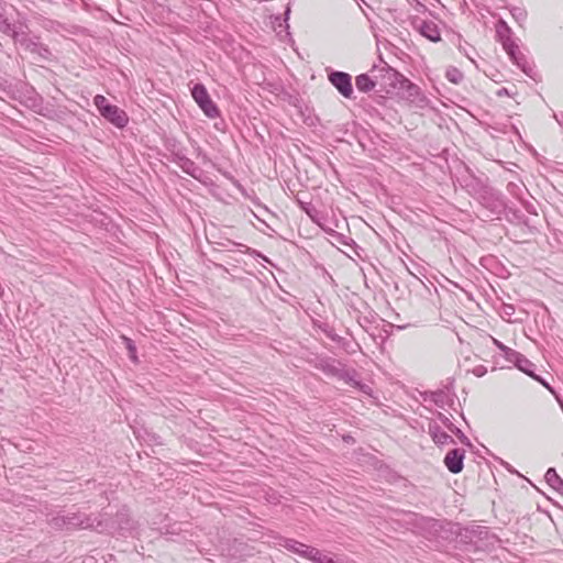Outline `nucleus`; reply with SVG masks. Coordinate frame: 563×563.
<instances>
[{
	"label": "nucleus",
	"instance_id": "412c9836",
	"mask_svg": "<svg viewBox=\"0 0 563 563\" xmlns=\"http://www.w3.org/2000/svg\"><path fill=\"white\" fill-rule=\"evenodd\" d=\"M445 77L452 84H460L463 79V74L457 68L450 67L445 73Z\"/></svg>",
	"mask_w": 563,
	"mask_h": 563
},
{
	"label": "nucleus",
	"instance_id": "dca6fc26",
	"mask_svg": "<svg viewBox=\"0 0 563 563\" xmlns=\"http://www.w3.org/2000/svg\"><path fill=\"white\" fill-rule=\"evenodd\" d=\"M389 486L399 488V493L404 494V495H406L407 493H409L412 489L411 485L409 484V482L406 478H404L397 474H391L390 472H389Z\"/></svg>",
	"mask_w": 563,
	"mask_h": 563
},
{
	"label": "nucleus",
	"instance_id": "f3484780",
	"mask_svg": "<svg viewBox=\"0 0 563 563\" xmlns=\"http://www.w3.org/2000/svg\"><path fill=\"white\" fill-rule=\"evenodd\" d=\"M547 483L563 495V479L558 475L555 468L550 467L544 476Z\"/></svg>",
	"mask_w": 563,
	"mask_h": 563
},
{
	"label": "nucleus",
	"instance_id": "9d476101",
	"mask_svg": "<svg viewBox=\"0 0 563 563\" xmlns=\"http://www.w3.org/2000/svg\"><path fill=\"white\" fill-rule=\"evenodd\" d=\"M413 25L415 29L429 41L437 43L441 40L440 30L433 21L418 20Z\"/></svg>",
	"mask_w": 563,
	"mask_h": 563
},
{
	"label": "nucleus",
	"instance_id": "ddd939ff",
	"mask_svg": "<svg viewBox=\"0 0 563 563\" xmlns=\"http://www.w3.org/2000/svg\"><path fill=\"white\" fill-rule=\"evenodd\" d=\"M515 366L521 372L532 377L533 379L540 382L543 386L549 388V385L534 373V364L531 361H529L525 355L520 354L518 362L515 364Z\"/></svg>",
	"mask_w": 563,
	"mask_h": 563
},
{
	"label": "nucleus",
	"instance_id": "a878e982",
	"mask_svg": "<svg viewBox=\"0 0 563 563\" xmlns=\"http://www.w3.org/2000/svg\"><path fill=\"white\" fill-rule=\"evenodd\" d=\"M503 354L507 362L512 363L515 365L518 362V358L521 353L510 347H507Z\"/></svg>",
	"mask_w": 563,
	"mask_h": 563
},
{
	"label": "nucleus",
	"instance_id": "a211bd4d",
	"mask_svg": "<svg viewBox=\"0 0 563 563\" xmlns=\"http://www.w3.org/2000/svg\"><path fill=\"white\" fill-rule=\"evenodd\" d=\"M184 173L191 176L195 179H200L202 169L198 167L194 161L186 157V159L179 166Z\"/></svg>",
	"mask_w": 563,
	"mask_h": 563
},
{
	"label": "nucleus",
	"instance_id": "5701e85b",
	"mask_svg": "<svg viewBox=\"0 0 563 563\" xmlns=\"http://www.w3.org/2000/svg\"><path fill=\"white\" fill-rule=\"evenodd\" d=\"M93 103L95 106L97 107V109L99 110L100 114L103 113V111L106 110V108H108L109 106H111V103H109V101L107 100V98L102 95H97L93 99Z\"/></svg>",
	"mask_w": 563,
	"mask_h": 563
},
{
	"label": "nucleus",
	"instance_id": "0eeeda50",
	"mask_svg": "<svg viewBox=\"0 0 563 563\" xmlns=\"http://www.w3.org/2000/svg\"><path fill=\"white\" fill-rule=\"evenodd\" d=\"M384 68L373 66L369 74H361L355 78L356 88L362 92L371 91L377 84L379 78H384Z\"/></svg>",
	"mask_w": 563,
	"mask_h": 563
},
{
	"label": "nucleus",
	"instance_id": "72a5a7b5",
	"mask_svg": "<svg viewBox=\"0 0 563 563\" xmlns=\"http://www.w3.org/2000/svg\"><path fill=\"white\" fill-rule=\"evenodd\" d=\"M514 18L517 20V21H525L526 20V16H527V13L521 10L520 8H516L511 11Z\"/></svg>",
	"mask_w": 563,
	"mask_h": 563
},
{
	"label": "nucleus",
	"instance_id": "e433bc0d",
	"mask_svg": "<svg viewBox=\"0 0 563 563\" xmlns=\"http://www.w3.org/2000/svg\"><path fill=\"white\" fill-rule=\"evenodd\" d=\"M473 373L477 376V377H481L483 375L486 374V368L484 366H477L474 368Z\"/></svg>",
	"mask_w": 563,
	"mask_h": 563
},
{
	"label": "nucleus",
	"instance_id": "aec40b11",
	"mask_svg": "<svg viewBox=\"0 0 563 563\" xmlns=\"http://www.w3.org/2000/svg\"><path fill=\"white\" fill-rule=\"evenodd\" d=\"M309 560H312L316 563H335L331 558H328L327 555H323L318 549L312 548V550H309Z\"/></svg>",
	"mask_w": 563,
	"mask_h": 563
},
{
	"label": "nucleus",
	"instance_id": "49530a36",
	"mask_svg": "<svg viewBox=\"0 0 563 563\" xmlns=\"http://www.w3.org/2000/svg\"><path fill=\"white\" fill-rule=\"evenodd\" d=\"M335 563H338V562H335Z\"/></svg>",
	"mask_w": 563,
	"mask_h": 563
},
{
	"label": "nucleus",
	"instance_id": "58836bf2",
	"mask_svg": "<svg viewBox=\"0 0 563 563\" xmlns=\"http://www.w3.org/2000/svg\"><path fill=\"white\" fill-rule=\"evenodd\" d=\"M408 1H409L411 4H412V3H416V5H417V10H418V11H419L420 9H422V10H424V9H426V7H424L422 3H420L418 0H408Z\"/></svg>",
	"mask_w": 563,
	"mask_h": 563
},
{
	"label": "nucleus",
	"instance_id": "6ab92c4d",
	"mask_svg": "<svg viewBox=\"0 0 563 563\" xmlns=\"http://www.w3.org/2000/svg\"><path fill=\"white\" fill-rule=\"evenodd\" d=\"M466 532L470 534L471 542H476L474 538L484 540L489 534L487 528L482 526H472L471 528L466 529Z\"/></svg>",
	"mask_w": 563,
	"mask_h": 563
},
{
	"label": "nucleus",
	"instance_id": "f03ea898",
	"mask_svg": "<svg viewBox=\"0 0 563 563\" xmlns=\"http://www.w3.org/2000/svg\"><path fill=\"white\" fill-rule=\"evenodd\" d=\"M48 523L54 529H95L98 532L109 531V523L97 517H91L79 511H59L53 516Z\"/></svg>",
	"mask_w": 563,
	"mask_h": 563
},
{
	"label": "nucleus",
	"instance_id": "9b49d317",
	"mask_svg": "<svg viewBox=\"0 0 563 563\" xmlns=\"http://www.w3.org/2000/svg\"><path fill=\"white\" fill-rule=\"evenodd\" d=\"M101 115L119 129L124 128L129 122L125 111L114 104L106 108Z\"/></svg>",
	"mask_w": 563,
	"mask_h": 563
},
{
	"label": "nucleus",
	"instance_id": "393cba45",
	"mask_svg": "<svg viewBox=\"0 0 563 563\" xmlns=\"http://www.w3.org/2000/svg\"><path fill=\"white\" fill-rule=\"evenodd\" d=\"M354 372V369L346 368L344 365H342L336 378L347 384L350 383V379L353 376Z\"/></svg>",
	"mask_w": 563,
	"mask_h": 563
},
{
	"label": "nucleus",
	"instance_id": "c85d7f7f",
	"mask_svg": "<svg viewBox=\"0 0 563 563\" xmlns=\"http://www.w3.org/2000/svg\"><path fill=\"white\" fill-rule=\"evenodd\" d=\"M0 31L3 33L11 34L12 37H13V32H15L13 30L12 25L9 23V21L5 18H3L1 14H0Z\"/></svg>",
	"mask_w": 563,
	"mask_h": 563
},
{
	"label": "nucleus",
	"instance_id": "bb28decb",
	"mask_svg": "<svg viewBox=\"0 0 563 563\" xmlns=\"http://www.w3.org/2000/svg\"><path fill=\"white\" fill-rule=\"evenodd\" d=\"M510 29L504 21H499L497 26V35L500 37L501 42L509 37Z\"/></svg>",
	"mask_w": 563,
	"mask_h": 563
},
{
	"label": "nucleus",
	"instance_id": "f257e3e1",
	"mask_svg": "<svg viewBox=\"0 0 563 563\" xmlns=\"http://www.w3.org/2000/svg\"><path fill=\"white\" fill-rule=\"evenodd\" d=\"M389 99L406 101L421 109L429 104L428 98L420 88L391 66H389Z\"/></svg>",
	"mask_w": 563,
	"mask_h": 563
},
{
	"label": "nucleus",
	"instance_id": "a18cd8bd",
	"mask_svg": "<svg viewBox=\"0 0 563 563\" xmlns=\"http://www.w3.org/2000/svg\"><path fill=\"white\" fill-rule=\"evenodd\" d=\"M233 244H234V245H239V246H243V245H242V243H239V244H236V243H233Z\"/></svg>",
	"mask_w": 563,
	"mask_h": 563
},
{
	"label": "nucleus",
	"instance_id": "2eb2a0df",
	"mask_svg": "<svg viewBox=\"0 0 563 563\" xmlns=\"http://www.w3.org/2000/svg\"><path fill=\"white\" fill-rule=\"evenodd\" d=\"M342 365L343 364L341 362L335 360L321 358L317 365V368H319L327 375L336 377Z\"/></svg>",
	"mask_w": 563,
	"mask_h": 563
},
{
	"label": "nucleus",
	"instance_id": "1a4fd4ad",
	"mask_svg": "<svg viewBox=\"0 0 563 563\" xmlns=\"http://www.w3.org/2000/svg\"><path fill=\"white\" fill-rule=\"evenodd\" d=\"M464 459L465 451L463 449H452L446 453L443 463L452 474H459L463 471Z\"/></svg>",
	"mask_w": 563,
	"mask_h": 563
},
{
	"label": "nucleus",
	"instance_id": "37998d69",
	"mask_svg": "<svg viewBox=\"0 0 563 563\" xmlns=\"http://www.w3.org/2000/svg\"><path fill=\"white\" fill-rule=\"evenodd\" d=\"M393 234H394L395 240H397V234H399V232L393 231Z\"/></svg>",
	"mask_w": 563,
	"mask_h": 563
},
{
	"label": "nucleus",
	"instance_id": "39448f33",
	"mask_svg": "<svg viewBox=\"0 0 563 563\" xmlns=\"http://www.w3.org/2000/svg\"><path fill=\"white\" fill-rule=\"evenodd\" d=\"M191 96L208 118L214 119L220 115L217 104L212 101L206 87L202 84H196L192 87Z\"/></svg>",
	"mask_w": 563,
	"mask_h": 563
},
{
	"label": "nucleus",
	"instance_id": "473e14b6",
	"mask_svg": "<svg viewBox=\"0 0 563 563\" xmlns=\"http://www.w3.org/2000/svg\"><path fill=\"white\" fill-rule=\"evenodd\" d=\"M438 418L439 420L443 423V426L449 430V431H452L453 428L455 427L452 421L450 420L449 417H446L445 415L439 412L438 413Z\"/></svg>",
	"mask_w": 563,
	"mask_h": 563
},
{
	"label": "nucleus",
	"instance_id": "4468645a",
	"mask_svg": "<svg viewBox=\"0 0 563 563\" xmlns=\"http://www.w3.org/2000/svg\"><path fill=\"white\" fill-rule=\"evenodd\" d=\"M280 545L285 547L287 550L299 554L302 558L309 556V550H312L313 547L307 545L294 539H283Z\"/></svg>",
	"mask_w": 563,
	"mask_h": 563
},
{
	"label": "nucleus",
	"instance_id": "c03bdc74",
	"mask_svg": "<svg viewBox=\"0 0 563 563\" xmlns=\"http://www.w3.org/2000/svg\"><path fill=\"white\" fill-rule=\"evenodd\" d=\"M289 12H290V9L287 8V10L285 11L286 16H288Z\"/></svg>",
	"mask_w": 563,
	"mask_h": 563
},
{
	"label": "nucleus",
	"instance_id": "c9c22d12",
	"mask_svg": "<svg viewBox=\"0 0 563 563\" xmlns=\"http://www.w3.org/2000/svg\"><path fill=\"white\" fill-rule=\"evenodd\" d=\"M492 340H493L494 345H495L499 351H501L503 353H504V352H505V350L508 347V346H506L504 343H501L500 341H498V340H497V339H495V338H492Z\"/></svg>",
	"mask_w": 563,
	"mask_h": 563
},
{
	"label": "nucleus",
	"instance_id": "79ce46f5",
	"mask_svg": "<svg viewBox=\"0 0 563 563\" xmlns=\"http://www.w3.org/2000/svg\"><path fill=\"white\" fill-rule=\"evenodd\" d=\"M302 209H303V210H305L309 216H311V214H310V211H309V209H308V208H306V207H303V206H302Z\"/></svg>",
	"mask_w": 563,
	"mask_h": 563
},
{
	"label": "nucleus",
	"instance_id": "4c0bfd02",
	"mask_svg": "<svg viewBox=\"0 0 563 563\" xmlns=\"http://www.w3.org/2000/svg\"><path fill=\"white\" fill-rule=\"evenodd\" d=\"M504 207V203L501 200H499L498 198L495 199L494 203H493V209H498V208H503Z\"/></svg>",
	"mask_w": 563,
	"mask_h": 563
},
{
	"label": "nucleus",
	"instance_id": "a19ab883",
	"mask_svg": "<svg viewBox=\"0 0 563 563\" xmlns=\"http://www.w3.org/2000/svg\"><path fill=\"white\" fill-rule=\"evenodd\" d=\"M394 525H397V526L406 528V526L404 523L393 522L391 520H389V527H391L393 530H396V527H394Z\"/></svg>",
	"mask_w": 563,
	"mask_h": 563
},
{
	"label": "nucleus",
	"instance_id": "cd10ccee",
	"mask_svg": "<svg viewBox=\"0 0 563 563\" xmlns=\"http://www.w3.org/2000/svg\"><path fill=\"white\" fill-rule=\"evenodd\" d=\"M451 432L457 437L462 444L472 448L471 440L464 434V432L460 428L454 427Z\"/></svg>",
	"mask_w": 563,
	"mask_h": 563
},
{
	"label": "nucleus",
	"instance_id": "4be33fe9",
	"mask_svg": "<svg viewBox=\"0 0 563 563\" xmlns=\"http://www.w3.org/2000/svg\"><path fill=\"white\" fill-rule=\"evenodd\" d=\"M371 23H372L371 29H372L374 37L376 38L377 46L379 47L380 44L385 45V38L382 35L384 30L382 27H379V25L375 21L371 20Z\"/></svg>",
	"mask_w": 563,
	"mask_h": 563
},
{
	"label": "nucleus",
	"instance_id": "f704fd0d",
	"mask_svg": "<svg viewBox=\"0 0 563 563\" xmlns=\"http://www.w3.org/2000/svg\"><path fill=\"white\" fill-rule=\"evenodd\" d=\"M448 395L444 391H438L433 394V401L437 405L443 404Z\"/></svg>",
	"mask_w": 563,
	"mask_h": 563
},
{
	"label": "nucleus",
	"instance_id": "6e6552de",
	"mask_svg": "<svg viewBox=\"0 0 563 563\" xmlns=\"http://www.w3.org/2000/svg\"><path fill=\"white\" fill-rule=\"evenodd\" d=\"M329 81L338 89V91L345 98H351L353 95L352 78L344 71H332L329 75Z\"/></svg>",
	"mask_w": 563,
	"mask_h": 563
},
{
	"label": "nucleus",
	"instance_id": "c756f323",
	"mask_svg": "<svg viewBox=\"0 0 563 563\" xmlns=\"http://www.w3.org/2000/svg\"><path fill=\"white\" fill-rule=\"evenodd\" d=\"M123 340L125 342V346L129 350V354L132 361L136 362V347L133 343V341L129 338L123 336Z\"/></svg>",
	"mask_w": 563,
	"mask_h": 563
},
{
	"label": "nucleus",
	"instance_id": "7c9ffc66",
	"mask_svg": "<svg viewBox=\"0 0 563 563\" xmlns=\"http://www.w3.org/2000/svg\"><path fill=\"white\" fill-rule=\"evenodd\" d=\"M399 321H400L399 314L395 313V322L394 321H389V329L390 330H393V329L404 330V329H407V328L411 327L410 323L401 324V323H399Z\"/></svg>",
	"mask_w": 563,
	"mask_h": 563
},
{
	"label": "nucleus",
	"instance_id": "20e7f679",
	"mask_svg": "<svg viewBox=\"0 0 563 563\" xmlns=\"http://www.w3.org/2000/svg\"><path fill=\"white\" fill-rule=\"evenodd\" d=\"M14 43L30 53L37 60H48L51 51L46 45L40 42L38 37L30 36L25 33L13 32Z\"/></svg>",
	"mask_w": 563,
	"mask_h": 563
},
{
	"label": "nucleus",
	"instance_id": "b1692460",
	"mask_svg": "<svg viewBox=\"0 0 563 563\" xmlns=\"http://www.w3.org/2000/svg\"><path fill=\"white\" fill-rule=\"evenodd\" d=\"M357 377H358V375H357V373H356V371H355V372H354V374H353V376H352V377H351V379H350V383H347V384H349V385H351V386H353V387H355V388H357V389H360L361 391H363V393H366V394H367V393H368V390H369V387H368L367 385L362 384V383L358 380V378H357Z\"/></svg>",
	"mask_w": 563,
	"mask_h": 563
},
{
	"label": "nucleus",
	"instance_id": "423d86ee",
	"mask_svg": "<svg viewBox=\"0 0 563 563\" xmlns=\"http://www.w3.org/2000/svg\"><path fill=\"white\" fill-rule=\"evenodd\" d=\"M503 47L509 55L510 59L528 76L532 77L533 68L530 66L527 57L520 51L519 46L507 37L503 41Z\"/></svg>",
	"mask_w": 563,
	"mask_h": 563
},
{
	"label": "nucleus",
	"instance_id": "2f4dec72",
	"mask_svg": "<svg viewBox=\"0 0 563 563\" xmlns=\"http://www.w3.org/2000/svg\"><path fill=\"white\" fill-rule=\"evenodd\" d=\"M186 155L181 151L172 152V162L176 165L180 166V164L186 159Z\"/></svg>",
	"mask_w": 563,
	"mask_h": 563
},
{
	"label": "nucleus",
	"instance_id": "f8f14e48",
	"mask_svg": "<svg viewBox=\"0 0 563 563\" xmlns=\"http://www.w3.org/2000/svg\"><path fill=\"white\" fill-rule=\"evenodd\" d=\"M428 433L431 437L432 441L439 446L455 443L454 439L450 434L444 432L437 421H430L428 423Z\"/></svg>",
	"mask_w": 563,
	"mask_h": 563
},
{
	"label": "nucleus",
	"instance_id": "7ed1b4c3",
	"mask_svg": "<svg viewBox=\"0 0 563 563\" xmlns=\"http://www.w3.org/2000/svg\"><path fill=\"white\" fill-rule=\"evenodd\" d=\"M389 520L393 522L404 523L406 529H411L427 538L435 537L442 527L440 521L437 519L422 517L412 511H401L398 509H389Z\"/></svg>",
	"mask_w": 563,
	"mask_h": 563
},
{
	"label": "nucleus",
	"instance_id": "ea45409f",
	"mask_svg": "<svg viewBox=\"0 0 563 563\" xmlns=\"http://www.w3.org/2000/svg\"><path fill=\"white\" fill-rule=\"evenodd\" d=\"M509 92L506 88H500L498 91H497V96L501 97V96H508Z\"/></svg>",
	"mask_w": 563,
	"mask_h": 563
}]
</instances>
